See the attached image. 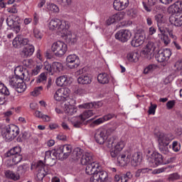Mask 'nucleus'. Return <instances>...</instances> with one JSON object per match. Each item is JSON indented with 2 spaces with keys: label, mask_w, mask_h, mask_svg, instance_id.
<instances>
[{
  "label": "nucleus",
  "mask_w": 182,
  "mask_h": 182,
  "mask_svg": "<svg viewBox=\"0 0 182 182\" xmlns=\"http://www.w3.org/2000/svg\"><path fill=\"white\" fill-rule=\"evenodd\" d=\"M48 11H50V12H59V7H58V6H56L54 4H51L50 5L48 6Z\"/></svg>",
  "instance_id": "nucleus-58"
},
{
  "label": "nucleus",
  "mask_w": 182,
  "mask_h": 182,
  "mask_svg": "<svg viewBox=\"0 0 182 182\" xmlns=\"http://www.w3.org/2000/svg\"><path fill=\"white\" fill-rule=\"evenodd\" d=\"M46 80H48V76L46 75V73H42L40 75L38 76L36 82L45 85V83H46Z\"/></svg>",
  "instance_id": "nucleus-43"
},
{
  "label": "nucleus",
  "mask_w": 182,
  "mask_h": 182,
  "mask_svg": "<svg viewBox=\"0 0 182 182\" xmlns=\"http://www.w3.org/2000/svg\"><path fill=\"white\" fill-rule=\"evenodd\" d=\"M29 170V166L26 164L20 165L18 167L17 171L21 176H25L26 171Z\"/></svg>",
  "instance_id": "nucleus-40"
},
{
  "label": "nucleus",
  "mask_w": 182,
  "mask_h": 182,
  "mask_svg": "<svg viewBox=\"0 0 182 182\" xmlns=\"http://www.w3.org/2000/svg\"><path fill=\"white\" fill-rule=\"evenodd\" d=\"M21 147L15 146L6 154V157H12L16 156V154H21Z\"/></svg>",
  "instance_id": "nucleus-38"
},
{
  "label": "nucleus",
  "mask_w": 182,
  "mask_h": 182,
  "mask_svg": "<svg viewBox=\"0 0 182 182\" xmlns=\"http://www.w3.org/2000/svg\"><path fill=\"white\" fill-rule=\"evenodd\" d=\"M85 166V173L88 176H95V174L97 173V169L99 168V164L92 162V164H89L88 165Z\"/></svg>",
  "instance_id": "nucleus-22"
},
{
  "label": "nucleus",
  "mask_w": 182,
  "mask_h": 182,
  "mask_svg": "<svg viewBox=\"0 0 182 182\" xmlns=\"http://www.w3.org/2000/svg\"><path fill=\"white\" fill-rule=\"evenodd\" d=\"M108 177L107 172L105 171H97L90 178V181L92 182H103Z\"/></svg>",
  "instance_id": "nucleus-18"
},
{
  "label": "nucleus",
  "mask_w": 182,
  "mask_h": 182,
  "mask_svg": "<svg viewBox=\"0 0 182 182\" xmlns=\"http://www.w3.org/2000/svg\"><path fill=\"white\" fill-rule=\"evenodd\" d=\"M154 50H156V44L154 42L149 41L141 51V55L148 60H151L154 58Z\"/></svg>",
  "instance_id": "nucleus-8"
},
{
  "label": "nucleus",
  "mask_w": 182,
  "mask_h": 182,
  "mask_svg": "<svg viewBox=\"0 0 182 182\" xmlns=\"http://www.w3.org/2000/svg\"><path fill=\"white\" fill-rule=\"evenodd\" d=\"M42 90H43V87L42 86L37 87L31 92V95L32 96H38V95H41Z\"/></svg>",
  "instance_id": "nucleus-59"
},
{
  "label": "nucleus",
  "mask_w": 182,
  "mask_h": 182,
  "mask_svg": "<svg viewBox=\"0 0 182 182\" xmlns=\"http://www.w3.org/2000/svg\"><path fill=\"white\" fill-rule=\"evenodd\" d=\"M171 56V50L169 48L159 50L156 53L155 58L158 62L163 63L168 60Z\"/></svg>",
  "instance_id": "nucleus-12"
},
{
  "label": "nucleus",
  "mask_w": 182,
  "mask_h": 182,
  "mask_svg": "<svg viewBox=\"0 0 182 182\" xmlns=\"http://www.w3.org/2000/svg\"><path fill=\"white\" fill-rule=\"evenodd\" d=\"M103 106V103L102 102H89V103H85L82 105H80L78 106L80 109H99V107H102Z\"/></svg>",
  "instance_id": "nucleus-26"
},
{
  "label": "nucleus",
  "mask_w": 182,
  "mask_h": 182,
  "mask_svg": "<svg viewBox=\"0 0 182 182\" xmlns=\"http://www.w3.org/2000/svg\"><path fill=\"white\" fill-rule=\"evenodd\" d=\"M51 50L58 58H62L68 52V45L63 41H56L52 45Z\"/></svg>",
  "instance_id": "nucleus-5"
},
{
  "label": "nucleus",
  "mask_w": 182,
  "mask_h": 182,
  "mask_svg": "<svg viewBox=\"0 0 182 182\" xmlns=\"http://www.w3.org/2000/svg\"><path fill=\"white\" fill-rule=\"evenodd\" d=\"M33 52H35V48L28 43V45H26L23 48L21 55L23 58H29L33 55Z\"/></svg>",
  "instance_id": "nucleus-24"
},
{
  "label": "nucleus",
  "mask_w": 182,
  "mask_h": 182,
  "mask_svg": "<svg viewBox=\"0 0 182 182\" xmlns=\"http://www.w3.org/2000/svg\"><path fill=\"white\" fill-rule=\"evenodd\" d=\"M28 43L29 39L21 35H18L13 40V46H14V48H16L17 49H20V48L26 46V45H28Z\"/></svg>",
  "instance_id": "nucleus-14"
},
{
  "label": "nucleus",
  "mask_w": 182,
  "mask_h": 182,
  "mask_svg": "<svg viewBox=\"0 0 182 182\" xmlns=\"http://www.w3.org/2000/svg\"><path fill=\"white\" fill-rule=\"evenodd\" d=\"M6 22L7 23V26H9L11 29H13L16 33H19V32H21L22 20H21L19 16L14 14L9 16L6 19Z\"/></svg>",
  "instance_id": "nucleus-4"
},
{
  "label": "nucleus",
  "mask_w": 182,
  "mask_h": 182,
  "mask_svg": "<svg viewBox=\"0 0 182 182\" xmlns=\"http://www.w3.org/2000/svg\"><path fill=\"white\" fill-rule=\"evenodd\" d=\"M4 174H5V176L6 177V178H10L11 180H14V181L19 180V178H21L19 176V175L16 174L15 173H14V171H11V170L6 171Z\"/></svg>",
  "instance_id": "nucleus-37"
},
{
  "label": "nucleus",
  "mask_w": 182,
  "mask_h": 182,
  "mask_svg": "<svg viewBox=\"0 0 182 182\" xmlns=\"http://www.w3.org/2000/svg\"><path fill=\"white\" fill-rule=\"evenodd\" d=\"M161 42H163L166 46L170 43V38H168V36L167 34H164V36H161Z\"/></svg>",
  "instance_id": "nucleus-61"
},
{
  "label": "nucleus",
  "mask_w": 182,
  "mask_h": 182,
  "mask_svg": "<svg viewBox=\"0 0 182 182\" xmlns=\"http://www.w3.org/2000/svg\"><path fill=\"white\" fill-rule=\"evenodd\" d=\"M169 22L174 25V26H182V15L181 16H174L171 15L169 17Z\"/></svg>",
  "instance_id": "nucleus-27"
},
{
  "label": "nucleus",
  "mask_w": 182,
  "mask_h": 182,
  "mask_svg": "<svg viewBox=\"0 0 182 182\" xmlns=\"http://www.w3.org/2000/svg\"><path fill=\"white\" fill-rule=\"evenodd\" d=\"M67 68L69 69H76L80 65V60L75 54H71L66 58Z\"/></svg>",
  "instance_id": "nucleus-11"
},
{
  "label": "nucleus",
  "mask_w": 182,
  "mask_h": 182,
  "mask_svg": "<svg viewBox=\"0 0 182 182\" xmlns=\"http://www.w3.org/2000/svg\"><path fill=\"white\" fill-rule=\"evenodd\" d=\"M141 161V156L138 152L134 153L132 156H131V164L136 167Z\"/></svg>",
  "instance_id": "nucleus-33"
},
{
  "label": "nucleus",
  "mask_w": 182,
  "mask_h": 182,
  "mask_svg": "<svg viewBox=\"0 0 182 182\" xmlns=\"http://www.w3.org/2000/svg\"><path fill=\"white\" fill-rule=\"evenodd\" d=\"M66 41L68 43H70V45H73V43H76L77 42V38L75 34H69L67 36Z\"/></svg>",
  "instance_id": "nucleus-46"
},
{
  "label": "nucleus",
  "mask_w": 182,
  "mask_h": 182,
  "mask_svg": "<svg viewBox=\"0 0 182 182\" xmlns=\"http://www.w3.org/2000/svg\"><path fill=\"white\" fill-rule=\"evenodd\" d=\"M172 12L173 14H178V12H182V1H176L173 5L171 6Z\"/></svg>",
  "instance_id": "nucleus-36"
},
{
  "label": "nucleus",
  "mask_w": 182,
  "mask_h": 182,
  "mask_svg": "<svg viewBox=\"0 0 182 182\" xmlns=\"http://www.w3.org/2000/svg\"><path fill=\"white\" fill-rule=\"evenodd\" d=\"M127 15L129 16V18H136L137 16V10L129 9L127 11Z\"/></svg>",
  "instance_id": "nucleus-50"
},
{
  "label": "nucleus",
  "mask_w": 182,
  "mask_h": 182,
  "mask_svg": "<svg viewBox=\"0 0 182 182\" xmlns=\"http://www.w3.org/2000/svg\"><path fill=\"white\" fill-rule=\"evenodd\" d=\"M132 38V33L129 30H120L115 34V39L124 43Z\"/></svg>",
  "instance_id": "nucleus-13"
},
{
  "label": "nucleus",
  "mask_w": 182,
  "mask_h": 182,
  "mask_svg": "<svg viewBox=\"0 0 182 182\" xmlns=\"http://www.w3.org/2000/svg\"><path fill=\"white\" fill-rule=\"evenodd\" d=\"M33 34L34 37L36 38V39L41 40L42 39V38H43V33L41 32V30H39V28H34Z\"/></svg>",
  "instance_id": "nucleus-54"
},
{
  "label": "nucleus",
  "mask_w": 182,
  "mask_h": 182,
  "mask_svg": "<svg viewBox=\"0 0 182 182\" xmlns=\"http://www.w3.org/2000/svg\"><path fill=\"white\" fill-rule=\"evenodd\" d=\"M167 168H173V166L168 165L166 167H163L161 168L155 169L153 171V174H160V173H164Z\"/></svg>",
  "instance_id": "nucleus-53"
},
{
  "label": "nucleus",
  "mask_w": 182,
  "mask_h": 182,
  "mask_svg": "<svg viewBox=\"0 0 182 182\" xmlns=\"http://www.w3.org/2000/svg\"><path fill=\"white\" fill-rule=\"evenodd\" d=\"M120 178L122 182H128L129 180L133 178V174H132V172H127L126 173L122 174Z\"/></svg>",
  "instance_id": "nucleus-44"
},
{
  "label": "nucleus",
  "mask_w": 182,
  "mask_h": 182,
  "mask_svg": "<svg viewBox=\"0 0 182 182\" xmlns=\"http://www.w3.org/2000/svg\"><path fill=\"white\" fill-rule=\"evenodd\" d=\"M80 163L82 166H87L92 163H95L93 161V154L92 153L85 152L81 157Z\"/></svg>",
  "instance_id": "nucleus-23"
},
{
  "label": "nucleus",
  "mask_w": 182,
  "mask_h": 182,
  "mask_svg": "<svg viewBox=\"0 0 182 182\" xmlns=\"http://www.w3.org/2000/svg\"><path fill=\"white\" fill-rule=\"evenodd\" d=\"M10 157V160H12V164L11 166H15V164H18V163H21L22 161V155L16 154Z\"/></svg>",
  "instance_id": "nucleus-41"
},
{
  "label": "nucleus",
  "mask_w": 182,
  "mask_h": 182,
  "mask_svg": "<svg viewBox=\"0 0 182 182\" xmlns=\"http://www.w3.org/2000/svg\"><path fill=\"white\" fill-rule=\"evenodd\" d=\"M14 89H16L18 93H22L26 90V84L21 80V82H20Z\"/></svg>",
  "instance_id": "nucleus-39"
},
{
  "label": "nucleus",
  "mask_w": 182,
  "mask_h": 182,
  "mask_svg": "<svg viewBox=\"0 0 182 182\" xmlns=\"http://www.w3.org/2000/svg\"><path fill=\"white\" fill-rule=\"evenodd\" d=\"M113 132H114V129L112 128H100L97 129L95 134V141L98 144H105L108 136H110Z\"/></svg>",
  "instance_id": "nucleus-3"
},
{
  "label": "nucleus",
  "mask_w": 182,
  "mask_h": 182,
  "mask_svg": "<svg viewBox=\"0 0 182 182\" xmlns=\"http://www.w3.org/2000/svg\"><path fill=\"white\" fill-rule=\"evenodd\" d=\"M157 66L154 64H151L148 65L144 70V73L145 75H147V73H150V72H153Z\"/></svg>",
  "instance_id": "nucleus-51"
},
{
  "label": "nucleus",
  "mask_w": 182,
  "mask_h": 182,
  "mask_svg": "<svg viewBox=\"0 0 182 182\" xmlns=\"http://www.w3.org/2000/svg\"><path fill=\"white\" fill-rule=\"evenodd\" d=\"M93 114V111L88 109L84 112L82 114L80 115V117L82 122H85L87 119H89V117H92V115Z\"/></svg>",
  "instance_id": "nucleus-42"
},
{
  "label": "nucleus",
  "mask_w": 182,
  "mask_h": 182,
  "mask_svg": "<svg viewBox=\"0 0 182 182\" xmlns=\"http://www.w3.org/2000/svg\"><path fill=\"white\" fill-rule=\"evenodd\" d=\"M139 58H140V54H139L138 52L129 53L127 55V60L133 63H136L139 62Z\"/></svg>",
  "instance_id": "nucleus-28"
},
{
  "label": "nucleus",
  "mask_w": 182,
  "mask_h": 182,
  "mask_svg": "<svg viewBox=\"0 0 182 182\" xmlns=\"http://www.w3.org/2000/svg\"><path fill=\"white\" fill-rule=\"evenodd\" d=\"M50 31H58L60 33L66 32V23L58 18L51 19L48 24Z\"/></svg>",
  "instance_id": "nucleus-7"
},
{
  "label": "nucleus",
  "mask_w": 182,
  "mask_h": 182,
  "mask_svg": "<svg viewBox=\"0 0 182 182\" xmlns=\"http://www.w3.org/2000/svg\"><path fill=\"white\" fill-rule=\"evenodd\" d=\"M174 68H176L177 70H182V59L176 61V63L174 64Z\"/></svg>",
  "instance_id": "nucleus-64"
},
{
  "label": "nucleus",
  "mask_w": 182,
  "mask_h": 182,
  "mask_svg": "<svg viewBox=\"0 0 182 182\" xmlns=\"http://www.w3.org/2000/svg\"><path fill=\"white\" fill-rule=\"evenodd\" d=\"M0 93H4V95H6V96H9L10 95L9 90L2 82H0Z\"/></svg>",
  "instance_id": "nucleus-49"
},
{
  "label": "nucleus",
  "mask_w": 182,
  "mask_h": 182,
  "mask_svg": "<svg viewBox=\"0 0 182 182\" xmlns=\"http://www.w3.org/2000/svg\"><path fill=\"white\" fill-rule=\"evenodd\" d=\"M124 12L121 11L111 16L107 20V24L112 25V23H115V22H120V21H123V19H124Z\"/></svg>",
  "instance_id": "nucleus-21"
},
{
  "label": "nucleus",
  "mask_w": 182,
  "mask_h": 182,
  "mask_svg": "<svg viewBox=\"0 0 182 182\" xmlns=\"http://www.w3.org/2000/svg\"><path fill=\"white\" fill-rule=\"evenodd\" d=\"M43 68L45 70H47V72L53 75V73H59L63 70V64L60 62H53L52 64L45 62Z\"/></svg>",
  "instance_id": "nucleus-10"
},
{
  "label": "nucleus",
  "mask_w": 182,
  "mask_h": 182,
  "mask_svg": "<svg viewBox=\"0 0 182 182\" xmlns=\"http://www.w3.org/2000/svg\"><path fill=\"white\" fill-rule=\"evenodd\" d=\"M129 6V0H114L113 8L115 11H124Z\"/></svg>",
  "instance_id": "nucleus-19"
},
{
  "label": "nucleus",
  "mask_w": 182,
  "mask_h": 182,
  "mask_svg": "<svg viewBox=\"0 0 182 182\" xmlns=\"http://www.w3.org/2000/svg\"><path fill=\"white\" fill-rule=\"evenodd\" d=\"M19 134V128L14 124L8 125L1 132V136L6 141H12Z\"/></svg>",
  "instance_id": "nucleus-2"
},
{
  "label": "nucleus",
  "mask_w": 182,
  "mask_h": 182,
  "mask_svg": "<svg viewBox=\"0 0 182 182\" xmlns=\"http://www.w3.org/2000/svg\"><path fill=\"white\" fill-rule=\"evenodd\" d=\"M120 151L117 149H116V148H114L112 151H111V157L116 159L117 160V158L119 157V156H120Z\"/></svg>",
  "instance_id": "nucleus-63"
},
{
  "label": "nucleus",
  "mask_w": 182,
  "mask_h": 182,
  "mask_svg": "<svg viewBox=\"0 0 182 182\" xmlns=\"http://www.w3.org/2000/svg\"><path fill=\"white\" fill-rule=\"evenodd\" d=\"M150 107H149L148 113L149 114H155L156 109H157V105L153 104V102L150 103Z\"/></svg>",
  "instance_id": "nucleus-56"
},
{
  "label": "nucleus",
  "mask_w": 182,
  "mask_h": 182,
  "mask_svg": "<svg viewBox=\"0 0 182 182\" xmlns=\"http://www.w3.org/2000/svg\"><path fill=\"white\" fill-rule=\"evenodd\" d=\"M58 90H60V93L62 94L63 97H65V100H66L67 97H69V95H70V90L68 87L60 88Z\"/></svg>",
  "instance_id": "nucleus-47"
},
{
  "label": "nucleus",
  "mask_w": 182,
  "mask_h": 182,
  "mask_svg": "<svg viewBox=\"0 0 182 182\" xmlns=\"http://www.w3.org/2000/svg\"><path fill=\"white\" fill-rule=\"evenodd\" d=\"M77 82L80 85H90L92 83V78L88 75H80L77 78Z\"/></svg>",
  "instance_id": "nucleus-35"
},
{
  "label": "nucleus",
  "mask_w": 182,
  "mask_h": 182,
  "mask_svg": "<svg viewBox=\"0 0 182 182\" xmlns=\"http://www.w3.org/2000/svg\"><path fill=\"white\" fill-rule=\"evenodd\" d=\"M36 169L37 171L36 178L38 181H43V178L49 174V169L43 161L37 162Z\"/></svg>",
  "instance_id": "nucleus-6"
},
{
  "label": "nucleus",
  "mask_w": 182,
  "mask_h": 182,
  "mask_svg": "<svg viewBox=\"0 0 182 182\" xmlns=\"http://www.w3.org/2000/svg\"><path fill=\"white\" fill-rule=\"evenodd\" d=\"M144 39H146V36L144 33H136L131 41V45L134 48H139V46H141V45L144 43Z\"/></svg>",
  "instance_id": "nucleus-16"
},
{
  "label": "nucleus",
  "mask_w": 182,
  "mask_h": 182,
  "mask_svg": "<svg viewBox=\"0 0 182 182\" xmlns=\"http://www.w3.org/2000/svg\"><path fill=\"white\" fill-rule=\"evenodd\" d=\"M147 161L151 167H157L163 164V155L159 152H152L151 155H146Z\"/></svg>",
  "instance_id": "nucleus-9"
},
{
  "label": "nucleus",
  "mask_w": 182,
  "mask_h": 182,
  "mask_svg": "<svg viewBox=\"0 0 182 182\" xmlns=\"http://www.w3.org/2000/svg\"><path fill=\"white\" fill-rule=\"evenodd\" d=\"M132 154L129 151H126L124 154H120L117 157V163L119 164V166L124 167L127 166L129 163H132Z\"/></svg>",
  "instance_id": "nucleus-15"
},
{
  "label": "nucleus",
  "mask_w": 182,
  "mask_h": 182,
  "mask_svg": "<svg viewBox=\"0 0 182 182\" xmlns=\"http://www.w3.org/2000/svg\"><path fill=\"white\" fill-rule=\"evenodd\" d=\"M156 137L159 143V149L162 154H168L170 150L168 145L170 142L173 140L174 136L171 134H164L163 132H158Z\"/></svg>",
  "instance_id": "nucleus-1"
},
{
  "label": "nucleus",
  "mask_w": 182,
  "mask_h": 182,
  "mask_svg": "<svg viewBox=\"0 0 182 182\" xmlns=\"http://www.w3.org/2000/svg\"><path fill=\"white\" fill-rule=\"evenodd\" d=\"M97 80L99 83H101L102 85H107V83L110 82V77H109L107 73H103L98 75Z\"/></svg>",
  "instance_id": "nucleus-29"
},
{
  "label": "nucleus",
  "mask_w": 182,
  "mask_h": 182,
  "mask_svg": "<svg viewBox=\"0 0 182 182\" xmlns=\"http://www.w3.org/2000/svg\"><path fill=\"white\" fill-rule=\"evenodd\" d=\"M72 82H70V78L68 75H62L56 79V84L58 86H69Z\"/></svg>",
  "instance_id": "nucleus-25"
},
{
  "label": "nucleus",
  "mask_w": 182,
  "mask_h": 182,
  "mask_svg": "<svg viewBox=\"0 0 182 182\" xmlns=\"http://www.w3.org/2000/svg\"><path fill=\"white\" fill-rule=\"evenodd\" d=\"M71 102H73L70 103V102H68V103H65L64 107V112L66 114H68V116H73V114H76L77 112V108L73 107L75 101L71 100Z\"/></svg>",
  "instance_id": "nucleus-20"
},
{
  "label": "nucleus",
  "mask_w": 182,
  "mask_h": 182,
  "mask_svg": "<svg viewBox=\"0 0 182 182\" xmlns=\"http://www.w3.org/2000/svg\"><path fill=\"white\" fill-rule=\"evenodd\" d=\"M61 147L63 149V155L64 157V160H66V159H68V157H69V156L72 154V146L69 144H65L61 146Z\"/></svg>",
  "instance_id": "nucleus-31"
},
{
  "label": "nucleus",
  "mask_w": 182,
  "mask_h": 182,
  "mask_svg": "<svg viewBox=\"0 0 182 182\" xmlns=\"http://www.w3.org/2000/svg\"><path fill=\"white\" fill-rule=\"evenodd\" d=\"M56 160L58 159L51 151H47L45 154V158H44V164L46 166H50V167H52L56 164Z\"/></svg>",
  "instance_id": "nucleus-17"
},
{
  "label": "nucleus",
  "mask_w": 182,
  "mask_h": 182,
  "mask_svg": "<svg viewBox=\"0 0 182 182\" xmlns=\"http://www.w3.org/2000/svg\"><path fill=\"white\" fill-rule=\"evenodd\" d=\"M114 148L116 149V150L122 151V150H123V149L124 148V142L123 141L117 142V144L114 145Z\"/></svg>",
  "instance_id": "nucleus-62"
},
{
  "label": "nucleus",
  "mask_w": 182,
  "mask_h": 182,
  "mask_svg": "<svg viewBox=\"0 0 182 182\" xmlns=\"http://www.w3.org/2000/svg\"><path fill=\"white\" fill-rule=\"evenodd\" d=\"M83 154V152L82 151V149H79V148H75L73 151H71V159L73 160H79V159H80V157L82 158V156Z\"/></svg>",
  "instance_id": "nucleus-32"
},
{
  "label": "nucleus",
  "mask_w": 182,
  "mask_h": 182,
  "mask_svg": "<svg viewBox=\"0 0 182 182\" xmlns=\"http://www.w3.org/2000/svg\"><path fill=\"white\" fill-rule=\"evenodd\" d=\"M83 120H82V119H74L73 121H72V124L74 127H75V129H79V127H82V124H83Z\"/></svg>",
  "instance_id": "nucleus-52"
},
{
  "label": "nucleus",
  "mask_w": 182,
  "mask_h": 182,
  "mask_svg": "<svg viewBox=\"0 0 182 182\" xmlns=\"http://www.w3.org/2000/svg\"><path fill=\"white\" fill-rule=\"evenodd\" d=\"M9 85L11 86V87H14V89L16 87L17 85L20 82H22V79L19 77V75L16 74L13 75L9 79Z\"/></svg>",
  "instance_id": "nucleus-30"
},
{
  "label": "nucleus",
  "mask_w": 182,
  "mask_h": 182,
  "mask_svg": "<svg viewBox=\"0 0 182 182\" xmlns=\"http://www.w3.org/2000/svg\"><path fill=\"white\" fill-rule=\"evenodd\" d=\"M168 179L169 181H176V180H180V176L178 173H174L169 175Z\"/></svg>",
  "instance_id": "nucleus-60"
},
{
  "label": "nucleus",
  "mask_w": 182,
  "mask_h": 182,
  "mask_svg": "<svg viewBox=\"0 0 182 182\" xmlns=\"http://www.w3.org/2000/svg\"><path fill=\"white\" fill-rule=\"evenodd\" d=\"M172 149L173 151H175L176 153H178V151L181 150V144L178 143V141H174L172 143Z\"/></svg>",
  "instance_id": "nucleus-48"
},
{
  "label": "nucleus",
  "mask_w": 182,
  "mask_h": 182,
  "mask_svg": "<svg viewBox=\"0 0 182 182\" xmlns=\"http://www.w3.org/2000/svg\"><path fill=\"white\" fill-rule=\"evenodd\" d=\"M29 137H31L29 134H28V132H23L21 133V136H20L17 139V141H23V140H28V139H29Z\"/></svg>",
  "instance_id": "nucleus-57"
},
{
  "label": "nucleus",
  "mask_w": 182,
  "mask_h": 182,
  "mask_svg": "<svg viewBox=\"0 0 182 182\" xmlns=\"http://www.w3.org/2000/svg\"><path fill=\"white\" fill-rule=\"evenodd\" d=\"M51 151L53 156H55L56 159H58V160H61V161L65 160V158L63 156V151L62 149V146H60L59 148L52 150Z\"/></svg>",
  "instance_id": "nucleus-34"
},
{
  "label": "nucleus",
  "mask_w": 182,
  "mask_h": 182,
  "mask_svg": "<svg viewBox=\"0 0 182 182\" xmlns=\"http://www.w3.org/2000/svg\"><path fill=\"white\" fill-rule=\"evenodd\" d=\"M54 99L57 102H65V97L60 93V90H58L54 94Z\"/></svg>",
  "instance_id": "nucleus-45"
},
{
  "label": "nucleus",
  "mask_w": 182,
  "mask_h": 182,
  "mask_svg": "<svg viewBox=\"0 0 182 182\" xmlns=\"http://www.w3.org/2000/svg\"><path fill=\"white\" fill-rule=\"evenodd\" d=\"M154 19H155L156 22L157 23L158 26L160 23H163V22H164L163 14H161L155 15Z\"/></svg>",
  "instance_id": "nucleus-55"
}]
</instances>
